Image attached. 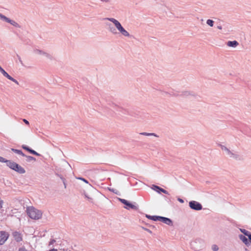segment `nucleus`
Listing matches in <instances>:
<instances>
[{
  "mask_svg": "<svg viewBox=\"0 0 251 251\" xmlns=\"http://www.w3.org/2000/svg\"><path fill=\"white\" fill-rule=\"evenodd\" d=\"M105 20L111 22L115 26V27H113L110 24L107 25L108 26V30L111 33L114 35L117 34V30L122 35L125 37L129 38L131 36L129 33L124 28L120 22L117 19L113 18H106Z\"/></svg>",
  "mask_w": 251,
  "mask_h": 251,
  "instance_id": "1",
  "label": "nucleus"
},
{
  "mask_svg": "<svg viewBox=\"0 0 251 251\" xmlns=\"http://www.w3.org/2000/svg\"><path fill=\"white\" fill-rule=\"evenodd\" d=\"M26 212L28 216L32 219L38 220L40 219L42 216L41 211L33 207H28L26 209Z\"/></svg>",
  "mask_w": 251,
  "mask_h": 251,
  "instance_id": "2",
  "label": "nucleus"
},
{
  "mask_svg": "<svg viewBox=\"0 0 251 251\" xmlns=\"http://www.w3.org/2000/svg\"><path fill=\"white\" fill-rule=\"evenodd\" d=\"M6 164L10 168L20 174H24L25 172L23 167L15 162L7 160L6 161Z\"/></svg>",
  "mask_w": 251,
  "mask_h": 251,
  "instance_id": "3",
  "label": "nucleus"
},
{
  "mask_svg": "<svg viewBox=\"0 0 251 251\" xmlns=\"http://www.w3.org/2000/svg\"><path fill=\"white\" fill-rule=\"evenodd\" d=\"M0 20L10 24L13 26L17 28H21V25L15 21L10 19L0 13Z\"/></svg>",
  "mask_w": 251,
  "mask_h": 251,
  "instance_id": "4",
  "label": "nucleus"
},
{
  "mask_svg": "<svg viewBox=\"0 0 251 251\" xmlns=\"http://www.w3.org/2000/svg\"><path fill=\"white\" fill-rule=\"evenodd\" d=\"M119 200L122 203L126 205V206H125V208L127 210H129L130 209L134 210L138 209V206L137 205L133 204L125 199L120 198Z\"/></svg>",
  "mask_w": 251,
  "mask_h": 251,
  "instance_id": "5",
  "label": "nucleus"
},
{
  "mask_svg": "<svg viewBox=\"0 0 251 251\" xmlns=\"http://www.w3.org/2000/svg\"><path fill=\"white\" fill-rule=\"evenodd\" d=\"M221 150L225 152L226 155L228 157L233 158H237V155L236 153H233L226 147L224 145H220Z\"/></svg>",
  "mask_w": 251,
  "mask_h": 251,
  "instance_id": "6",
  "label": "nucleus"
},
{
  "mask_svg": "<svg viewBox=\"0 0 251 251\" xmlns=\"http://www.w3.org/2000/svg\"><path fill=\"white\" fill-rule=\"evenodd\" d=\"M190 207L195 210H201L202 209V207L201 204L198 201H190L189 203Z\"/></svg>",
  "mask_w": 251,
  "mask_h": 251,
  "instance_id": "7",
  "label": "nucleus"
},
{
  "mask_svg": "<svg viewBox=\"0 0 251 251\" xmlns=\"http://www.w3.org/2000/svg\"><path fill=\"white\" fill-rule=\"evenodd\" d=\"M9 234L5 231H0V245H3L8 239Z\"/></svg>",
  "mask_w": 251,
  "mask_h": 251,
  "instance_id": "8",
  "label": "nucleus"
},
{
  "mask_svg": "<svg viewBox=\"0 0 251 251\" xmlns=\"http://www.w3.org/2000/svg\"><path fill=\"white\" fill-rule=\"evenodd\" d=\"M0 72L6 78H7L8 79L11 80L15 83H16L17 85H19V82L17 80L11 77L10 75H9L7 73L5 72V71L2 68L1 70H0Z\"/></svg>",
  "mask_w": 251,
  "mask_h": 251,
  "instance_id": "9",
  "label": "nucleus"
},
{
  "mask_svg": "<svg viewBox=\"0 0 251 251\" xmlns=\"http://www.w3.org/2000/svg\"><path fill=\"white\" fill-rule=\"evenodd\" d=\"M152 188L153 190H154L155 191H156V192H157L158 193H160V192H162V193L167 194V195L169 194L168 191H167L165 189H164L158 186L153 185V187Z\"/></svg>",
  "mask_w": 251,
  "mask_h": 251,
  "instance_id": "10",
  "label": "nucleus"
},
{
  "mask_svg": "<svg viewBox=\"0 0 251 251\" xmlns=\"http://www.w3.org/2000/svg\"><path fill=\"white\" fill-rule=\"evenodd\" d=\"M160 221L169 226H173L172 221L166 217H161Z\"/></svg>",
  "mask_w": 251,
  "mask_h": 251,
  "instance_id": "11",
  "label": "nucleus"
},
{
  "mask_svg": "<svg viewBox=\"0 0 251 251\" xmlns=\"http://www.w3.org/2000/svg\"><path fill=\"white\" fill-rule=\"evenodd\" d=\"M13 236L14 239L18 242H19L22 240V237L21 234L17 231L14 232L13 233Z\"/></svg>",
  "mask_w": 251,
  "mask_h": 251,
  "instance_id": "12",
  "label": "nucleus"
},
{
  "mask_svg": "<svg viewBox=\"0 0 251 251\" xmlns=\"http://www.w3.org/2000/svg\"><path fill=\"white\" fill-rule=\"evenodd\" d=\"M239 238L246 246L250 245V242L247 237L242 234L239 235Z\"/></svg>",
  "mask_w": 251,
  "mask_h": 251,
  "instance_id": "13",
  "label": "nucleus"
},
{
  "mask_svg": "<svg viewBox=\"0 0 251 251\" xmlns=\"http://www.w3.org/2000/svg\"><path fill=\"white\" fill-rule=\"evenodd\" d=\"M239 45L237 41L234 40L232 41H228L227 43V45L230 47L235 48Z\"/></svg>",
  "mask_w": 251,
  "mask_h": 251,
  "instance_id": "14",
  "label": "nucleus"
},
{
  "mask_svg": "<svg viewBox=\"0 0 251 251\" xmlns=\"http://www.w3.org/2000/svg\"><path fill=\"white\" fill-rule=\"evenodd\" d=\"M192 94L191 92L188 91H185L182 92L181 94H180V96L184 97H187L190 96H192Z\"/></svg>",
  "mask_w": 251,
  "mask_h": 251,
  "instance_id": "15",
  "label": "nucleus"
},
{
  "mask_svg": "<svg viewBox=\"0 0 251 251\" xmlns=\"http://www.w3.org/2000/svg\"><path fill=\"white\" fill-rule=\"evenodd\" d=\"M161 216H147V217L154 221H160Z\"/></svg>",
  "mask_w": 251,
  "mask_h": 251,
  "instance_id": "16",
  "label": "nucleus"
},
{
  "mask_svg": "<svg viewBox=\"0 0 251 251\" xmlns=\"http://www.w3.org/2000/svg\"><path fill=\"white\" fill-rule=\"evenodd\" d=\"M35 51V53L36 54H37L44 55V56H46L47 57H49V54H48L47 52H45V51H44L43 50H37Z\"/></svg>",
  "mask_w": 251,
  "mask_h": 251,
  "instance_id": "17",
  "label": "nucleus"
},
{
  "mask_svg": "<svg viewBox=\"0 0 251 251\" xmlns=\"http://www.w3.org/2000/svg\"><path fill=\"white\" fill-rule=\"evenodd\" d=\"M12 151H14L15 153H17V154H18L19 155H22L23 156H25V154L21 150L12 149Z\"/></svg>",
  "mask_w": 251,
  "mask_h": 251,
  "instance_id": "18",
  "label": "nucleus"
},
{
  "mask_svg": "<svg viewBox=\"0 0 251 251\" xmlns=\"http://www.w3.org/2000/svg\"><path fill=\"white\" fill-rule=\"evenodd\" d=\"M240 231L243 233L245 236H249L251 233L245 229L240 228Z\"/></svg>",
  "mask_w": 251,
  "mask_h": 251,
  "instance_id": "19",
  "label": "nucleus"
},
{
  "mask_svg": "<svg viewBox=\"0 0 251 251\" xmlns=\"http://www.w3.org/2000/svg\"><path fill=\"white\" fill-rule=\"evenodd\" d=\"M141 135H145V136H154L157 137V136L154 133H147V132H141L140 133Z\"/></svg>",
  "mask_w": 251,
  "mask_h": 251,
  "instance_id": "20",
  "label": "nucleus"
},
{
  "mask_svg": "<svg viewBox=\"0 0 251 251\" xmlns=\"http://www.w3.org/2000/svg\"><path fill=\"white\" fill-rule=\"evenodd\" d=\"M206 24L209 25L210 27L213 26L214 25V21L210 19H208L206 22Z\"/></svg>",
  "mask_w": 251,
  "mask_h": 251,
  "instance_id": "21",
  "label": "nucleus"
},
{
  "mask_svg": "<svg viewBox=\"0 0 251 251\" xmlns=\"http://www.w3.org/2000/svg\"><path fill=\"white\" fill-rule=\"evenodd\" d=\"M169 94H170V95H171L172 96H174V97L180 96V94H179V93H178L177 92L172 91V92H170Z\"/></svg>",
  "mask_w": 251,
  "mask_h": 251,
  "instance_id": "22",
  "label": "nucleus"
},
{
  "mask_svg": "<svg viewBox=\"0 0 251 251\" xmlns=\"http://www.w3.org/2000/svg\"><path fill=\"white\" fill-rule=\"evenodd\" d=\"M211 248L213 251H218L219 250L218 246L215 244L213 245Z\"/></svg>",
  "mask_w": 251,
  "mask_h": 251,
  "instance_id": "23",
  "label": "nucleus"
},
{
  "mask_svg": "<svg viewBox=\"0 0 251 251\" xmlns=\"http://www.w3.org/2000/svg\"><path fill=\"white\" fill-rule=\"evenodd\" d=\"M29 152L31 153H32L34 155H36L37 156H40V154L39 153H38V152H37L36 151H35L31 149L30 151H29Z\"/></svg>",
  "mask_w": 251,
  "mask_h": 251,
  "instance_id": "24",
  "label": "nucleus"
},
{
  "mask_svg": "<svg viewBox=\"0 0 251 251\" xmlns=\"http://www.w3.org/2000/svg\"><path fill=\"white\" fill-rule=\"evenodd\" d=\"M76 178L77 179L82 180L83 181H84L85 183H86L87 184L89 183L88 181L86 179H85V178H84L83 177H77Z\"/></svg>",
  "mask_w": 251,
  "mask_h": 251,
  "instance_id": "25",
  "label": "nucleus"
},
{
  "mask_svg": "<svg viewBox=\"0 0 251 251\" xmlns=\"http://www.w3.org/2000/svg\"><path fill=\"white\" fill-rule=\"evenodd\" d=\"M85 198L90 202H93V199L89 197L88 195Z\"/></svg>",
  "mask_w": 251,
  "mask_h": 251,
  "instance_id": "26",
  "label": "nucleus"
},
{
  "mask_svg": "<svg viewBox=\"0 0 251 251\" xmlns=\"http://www.w3.org/2000/svg\"><path fill=\"white\" fill-rule=\"evenodd\" d=\"M60 178L62 180V182L63 183V184H64V188H66L67 185H66V180H65V179L64 178H63V177H62V176H60Z\"/></svg>",
  "mask_w": 251,
  "mask_h": 251,
  "instance_id": "27",
  "label": "nucleus"
},
{
  "mask_svg": "<svg viewBox=\"0 0 251 251\" xmlns=\"http://www.w3.org/2000/svg\"><path fill=\"white\" fill-rule=\"evenodd\" d=\"M55 240L53 239H52L50 240V241L49 242V246H50L51 245H53L55 242Z\"/></svg>",
  "mask_w": 251,
  "mask_h": 251,
  "instance_id": "28",
  "label": "nucleus"
},
{
  "mask_svg": "<svg viewBox=\"0 0 251 251\" xmlns=\"http://www.w3.org/2000/svg\"><path fill=\"white\" fill-rule=\"evenodd\" d=\"M26 157L28 159V161H31V160H35V158H34L32 156H27Z\"/></svg>",
  "mask_w": 251,
  "mask_h": 251,
  "instance_id": "29",
  "label": "nucleus"
},
{
  "mask_svg": "<svg viewBox=\"0 0 251 251\" xmlns=\"http://www.w3.org/2000/svg\"><path fill=\"white\" fill-rule=\"evenodd\" d=\"M102 3H109L110 0H100Z\"/></svg>",
  "mask_w": 251,
  "mask_h": 251,
  "instance_id": "30",
  "label": "nucleus"
},
{
  "mask_svg": "<svg viewBox=\"0 0 251 251\" xmlns=\"http://www.w3.org/2000/svg\"><path fill=\"white\" fill-rule=\"evenodd\" d=\"M22 148H23L24 149H25V150H26V151H28L29 152V151H30V150H31L29 148H28V147H27V146H25V145H23V146H22Z\"/></svg>",
  "mask_w": 251,
  "mask_h": 251,
  "instance_id": "31",
  "label": "nucleus"
},
{
  "mask_svg": "<svg viewBox=\"0 0 251 251\" xmlns=\"http://www.w3.org/2000/svg\"><path fill=\"white\" fill-rule=\"evenodd\" d=\"M3 204V201L0 198V209L2 207Z\"/></svg>",
  "mask_w": 251,
  "mask_h": 251,
  "instance_id": "32",
  "label": "nucleus"
},
{
  "mask_svg": "<svg viewBox=\"0 0 251 251\" xmlns=\"http://www.w3.org/2000/svg\"><path fill=\"white\" fill-rule=\"evenodd\" d=\"M7 160H6L4 158L0 156V162H6Z\"/></svg>",
  "mask_w": 251,
  "mask_h": 251,
  "instance_id": "33",
  "label": "nucleus"
},
{
  "mask_svg": "<svg viewBox=\"0 0 251 251\" xmlns=\"http://www.w3.org/2000/svg\"><path fill=\"white\" fill-rule=\"evenodd\" d=\"M81 193L82 195H83L84 197L87 195V194L85 192V191H83L81 192Z\"/></svg>",
  "mask_w": 251,
  "mask_h": 251,
  "instance_id": "34",
  "label": "nucleus"
},
{
  "mask_svg": "<svg viewBox=\"0 0 251 251\" xmlns=\"http://www.w3.org/2000/svg\"><path fill=\"white\" fill-rule=\"evenodd\" d=\"M81 193L82 195H83L84 197L87 195V194L85 192V191H83L81 192Z\"/></svg>",
  "mask_w": 251,
  "mask_h": 251,
  "instance_id": "35",
  "label": "nucleus"
},
{
  "mask_svg": "<svg viewBox=\"0 0 251 251\" xmlns=\"http://www.w3.org/2000/svg\"><path fill=\"white\" fill-rule=\"evenodd\" d=\"M18 251H27L24 248H21L19 249Z\"/></svg>",
  "mask_w": 251,
  "mask_h": 251,
  "instance_id": "36",
  "label": "nucleus"
},
{
  "mask_svg": "<svg viewBox=\"0 0 251 251\" xmlns=\"http://www.w3.org/2000/svg\"><path fill=\"white\" fill-rule=\"evenodd\" d=\"M23 121H24V122L25 124H26V125H29V122H28V121H27L26 119H24V120H23Z\"/></svg>",
  "mask_w": 251,
  "mask_h": 251,
  "instance_id": "37",
  "label": "nucleus"
},
{
  "mask_svg": "<svg viewBox=\"0 0 251 251\" xmlns=\"http://www.w3.org/2000/svg\"><path fill=\"white\" fill-rule=\"evenodd\" d=\"M177 200H178L180 202H181V203H183V202H184V201H183L182 199H180V198H178V199H177Z\"/></svg>",
  "mask_w": 251,
  "mask_h": 251,
  "instance_id": "38",
  "label": "nucleus"
},
{
  "mask_svg": "<svg viewBox=\"0 0 251 251\" xmlns=\"http://www.w3.org/2000/svg\"><path fill=\"white\" fill-rule=\"evenodd\" d=\"M217 28H218V29H220V30H221V29H222V26H221V25H218V26H217Z\"/></svg>",
  "mask_w": 251,
  "mask_h": 251,
  "instance_id": "39",
  "label": "nucleus"
},
{
  "mask_svg": "<svg viewBox=\"0 0 251 251\" xmlns=\"http://www.w3.org/2000/svg\"><path fill=\"white\" fill-rule=\"evenodd\" d=\"M248 238L250 240L251 243V234L248 236Z\"/></svg>",
  "mask_w": 251,
  "mask_h": 251,
  "instance_id": "40",
  "label": "nucleus"
},
{
  "mask_svg": "<svg viewBox=\"0 0 251 251\" xmlns=\"http://www.w3.org/2000/svg\"><path fill=\"white\" fill-rule=\"evenodd\" d=\"M49 251H57V249H52L50 250Z\"/></svg>",
  "mask_w": 251,
  "mask_h": 251,
  "instance_id": "41",
  "label": "nucleus"
},
{
  "mask_svg": "<svg viewBox=\"0 0 251 251\" xmlns=\"http://www.w3.org/2000/svg\"><path fill=\"white\" fill-rule=\"evenodd\" d=\"M2 69V68L1 66H0V70H1Z\"/></svg>",
  "mask_w": 251,
  "mask_h": 251,
  "instance_id": "42",
  "label": "nucleus"
}]
</instances>
